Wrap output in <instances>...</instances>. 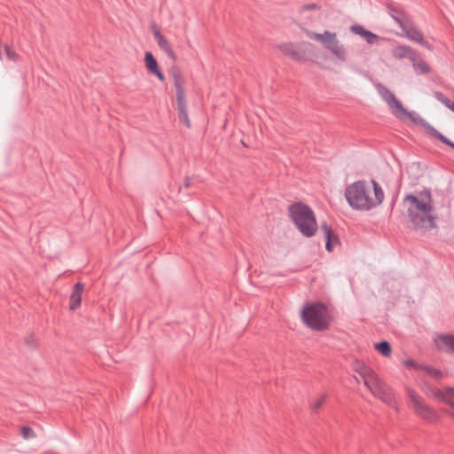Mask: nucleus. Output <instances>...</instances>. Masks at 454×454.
Returning <instances> with one entry per match:
<instances>
[{
    "label": "nucleus",
    "instance_id": "obj_17",
    "mask_svg": "<svg viewBox=\"0 0 454 454\" xmlns=\"http://www.w3.org/2000/svg\"><path fill=\"white\" fill-rule=\"evenodd\" d=\"M416 52L414 49L408 45H398L392 50V56L396 59L407 58L411 60Z\"/></svg>",
    "mask_w": 454,
    "mask_h": 454
},
{
    "label": "nucleus",
    "instance_id": "obj_23",
    "mask_svg": "<svg viewBox=\"0 0 454 454\" xmlns=\"http://www.w3.org/2000/svg\"><path fill=\"white\" fill-rule=\"evenodd\" d=\"M443 403L448 404L451 408V410L449 412V415L454 420V387H446L445 398Z\"/></svg>",
    "mask_w": 454,
    "mask_h": 454
},
{
    "label": "nucleus",
    "instance_id": "obj_13",
    "mask_svg": "<svg viewBox=\"0 0 454 454\" xmlns=\"http://www.w3.org/2000/svg\"><path fill=\"white\" fill-rule=\"evenodd\" d=\"M350 31L360 35L369 44H376L380 41V37L376 34L365 29L362 25L356 24L351 26Z\"/></svg>",
    "mask_w": 454,
    "mask_h": 454
},
{
    "label": "nucleus",
    "instance_id": "obj_19",
    "mask_svg": "<svg viewBox=\"0 0 454 454\" xmlns=\"http://www.w3.org/2000/svg\"><path fill=\"white\" fill-rule=\"evenodd\" d=\"M177 102V109H178V115L180 118V121L187 127H191L190 119L188 116V111H187V103L185 97L178 98H176Z\"/></svg>",
    "mask_w": 454,
    "mask_h": 454
},
{
    "label": "nucleus",
    "instance_id": "obj_32",
    "mask_svg": "<svg viewBox=\"0 0 454 454\" xmlns=\"http://www.w3.org/2000/svg\"><path fill=\"white\" fill-rule=\"evenodd\" d=\"M21 435L24 439H30L35 437V434L29 427H23L21 428Z\"/></svg>",
    "mask_w": 454,
    "mask_h": 454
},
{
    "label": "nucleus",
    "instance_id": "obj_26",
    "mask_svg": "<svg viewBox=\"0 0 454 454\" xmlns=\"http://www.w3.org/2000/svg\"><path fill=\"white\" fill-rule=\"evenodd\" d=\"M434 97L438 101L442 103L446 107H448L454 113V102H452L450 99H449L446 96H444L440 91H435Z\"/></svg>",
    "mask_w": 454,
    "mask_h": 454
},
{
    "label": "nucleus",
    "instance_id": "obj_29",
    "mask_svg": "<svg viewBox=\"0 0 454 454\" xmlns=\"http://www.w3.org/2000/svg\"><path fill=\"white\" fill-rule=\"evenodd\" d=\"M25 344L30 348H35L38 345V340L34 333H30L26 336Z\"/></svg>",
    "mask_w": 454,
    "mask_h": 454
},
{
    "label": "nucleus",
    "instance_id": "obj_10",
    "mask_svg": "<svg viewBox=\"0 0 454 454\" xmlns=\"http://www.w3.org/2000/svg\"><path fill=\"white\" fill-rule=\"evenodd\" d=\"M435 348L442 352L454 354V334L436 333L433 339Z\"/></svg>",
    "mask_w": 454,
    "mask_h": 454
},
{
    "label": "nucleus",
    "instance_id": "obj_21",
    "mask_svg": "<svg viewBox=\"0 0 454 454\" xmlns=\"http://www.w3.org/2000/svg\"><path fill=\"white\" fill-rule=\"evenodd\" d=\"M411 61L412 62L413 68L418 74H428L430 72V67L427 63L421 59L417 52Z\"/></svg>",
    "mask_w": 454,
    "mask_h": 454
},
{
    "label": "nucleus",
    "instance_id": "obj_25",
    "mask_svg": "<svg viewBox=\"0 0 454 454\" xmlns=\"http://www.w3.org/2000/svg\"><path fill=\"white\" fill-rule=\"evenodd\" d=\"M375 348L384 356L388 357L391 355V347L387 341H381L375 344Z\"/></svg>",
    "mask_w": 454,
    "mask_h": 454
},
{
    "label": "nucleus",
    "instance_id": "obj_16",
    "mask_svg": "<svg viewBox=\"0 0 454 454\" xmlns=\"http://www.w3.org/2000/svg\"><path fill=\"white\" fill-rule=\"evenodd\" d=\"M84 289V285L82 283H76L74 286L73 292L70 295V309L75 310L81 305L82 301V294Z\"/></svg>",
    "mask_w": 454,
    "mask_h": 454
},
{
    "label": "nucleus",
    "instance_id": "obj_24",
    "mask_svg": "<svg viewBox=\"0 0 454 454\" xmlns=\"http://www.w3.org/2000/svg\"><path fill=\"white\" fill-rule=\"evenodd\" d=\"M429 132L432 136H434L435 138L439 139L442 143H443L454 149V143L451 142L449 138H447L444 135L440 133L438 130H436L434 128L430 127Z\"/></svg>",
    "mask_w": 454,
    "mask_h": 454
},
{
    "label": "nucleus",
    "instance_id": "obj_1",
    "mask_svg": "<svg viewBox=\"0 0 454 454\" xmlns=\"http://www.w3.org/2000/svg\"><path fill=\"white\" fill-rule=\"evenodd\" d=\"M381 186L374 180H359L348 185L345 198L348 205L356 210L368 211L380 206L384 200Z\"/></svg>",
    "mask_w": 454,
    "mask_h": 454
},
{
    "label": "nucleus",
    "instance_id": "obj_8",
    "mask_svg": "<svg viewBox=\"0 0 454 454\" xmlns=\"http://www.w3.org/2000/svg\"><path fill=\"white\" fill-rule=\"evenodd\" d=\"M378 93L385 100L392 113L397 117L408 116L409 113L403 106L402 103L395 98L394 93L382 83L374 84Z\"/></svg>",
    "mask_w": 454,
    "mask_h": 454
},
{
    "label": "nucleus",
    "instance_id": "obj_31",
    "mask_svg": "<svg viewBox=\"0 0 454 454\" xmlns=\"http://www.w3.org/2000/svg\"><path fill=\"white\" fill-rule=\"evenodd\" d=\"M325 400H326V395L322 394L321 395L317 397L314 400V402L312 403V404H311L312 409L315 411L318 410L321 407V405L325 403Z\"/></svg>",
    "mask_w": 454,
    "mask_h": 454
},
{
    "label": "nucleus",
    "instance_id": "obj_9",
    "mask_svg": "<svg viewBox=\"0 0 454 454\" xmlns=\"http://www.w3.org/2000/svg\"><path fill=\"white\" fill-rule=\"evenodd\" d=\"M405 36L410 41L415 42L429 51H433V45L425 39L424 34L413 24L412 20H409L407 24L401 28Z\"/></svg>",
    "mask_w": 454,
    "mask_h": 454
},
{
    "label": "nucleus",
    "instance_id": "obj_3",
    "mask_svg": "<svg viewBox=\"0 0 454 454\" xmlns=\"http://www.w3.org/2000/svg\"><path fill=\"white\" fill-rule=\"evenodd\" d=\"M356 371L374 397L380 399L395 411H400L401 406L399 399L395 391L387 385L373 370L364 364H358L356 367Z\"/></svg>",
    "mask_w": 454,
    "mask_h": 454
},
{
    "label": "nucleus",
    "instance_id": "obj_30",
    "mask_svg": "<svg viewBox=\"0 0 454 454\" xmlns=\"http://www.w3.org/2000/svg\"><path fill=\"white\" fill-rule=\"evenodd\" d=\"M6 58L11 61H17L19 59V54L12 48L5 46Z\"/></svg>",
    "mask_w": 454,
    "mask_h": 454
},
{
    "label": "nucleus",
    "instance_id": "obj_14",
    "mask_svg": "<svg viewBox=\"0 0 454 454\" xmlns=\"http://www.w3.org/2000/svg\"><path fill=\"white\" fill-rule=\"evenodd\" d=\"M145 65L147 70L151 74L156 75L160 81L163 82L165 80L163 73L159 68L157 60L150 51H147L145 54Z\"/></svg>",
    "mask_w": 454,
    "mask_h": 454
},
{
    "label": "nucleus",
    "instance_id": "obj_15",
    "mask_svg": "<svg viewBox=\"0 0 454 454\" xmlns=\"http://www.w3.org/2000/svg\"><path fill=\"white\" fill-rule=\"evenodd\" d=\"M320 231L326 241V250L329 252L333 251L334 245L338 243V237L334 235L331 227L328 226L325 223L321 224Z\"/></svg>",
    "mask_w": 454,
    "mask_h": 454
},
{
    "label": "nucleus",
    "instance_id": "obj_6",
    "mask_svg": "<svg viewBox=\"0 0 454 454\" xmlns=\"http://www.w3.org/2000/svg\"><path fill=\"white\" fill-rule=\"evenodd\" d=\"M306 35L310 39L321 43L324 47L330 51L338 60L341 62L347 60V50L338 40L336 33L325 30L323 34H319L310 30H306Z\"/></svg>",
    "mask_w": 454,
    "mask_h": 454
},
{
    "label": "nucleus",
    "instance_id": "obj_4",
    "mask_svg": "<svg viewBox=\"0 0 454 454\" xmlns=\"http://www.w3.org/2000/svg\"><path fill=\"white\" fill-rule=\"evenodd\" d=\"M290 217L300 232L307 238L315 235L317 230V223L312 209L301 202L289 207Z\"/></svg>",
    "mask_w": 454,
    "mask_h": 454
},
{
    "label": "nucleus",
    "instance_id": "obj_11",
    "mask_svg": "<svg viewBox=\"0 0 454 454\" xmlns=\"http://www.w3.org/2000/svg\"><path fill=\"white\" fill-rule=\"evenodd\" d=\"M277 48L282 54L288 56L294 60L301 61L304 59V52L301 50L300 44L284 43L278 44Z\"/></svg>",
    "mask_w": 454,
    "mask_h": 454
},
{
    "label": "nucleus",
    "instance_id": "obj_7",
    "mask_svg": "<svg viewBox=\"0 0 454 454\" xmlns=\"http://www.w3.org/2000/svg\"><path fill=\"white\" fill-rule=\"evenodd\" d=\"M405 393L416 416L427 423H435L440 420V415L437 411L430 407L414 389L406 387Z\"/></svg>",
    "mask_w": 454,
    "mask_h": 454
},
{
    "label": "nucleus",
    "instance_id": "obj_20",
    "mask_svg": "<svg viewBox=\"0 0 454 454\" xmlns=\"http://www.w3.org/2000/svg\"><path fill=\"white\" fill-rule=\"evenodd\" d=\"M171 74L174 80L176 98L185 97L182 74L178 70H174Z\"/></svg>",
    "mask_w": 454,
    "mask_h": 454
},
{
    "label": "nucleus",
    "instance_id": "obj_34",
    "mask_svg": "<svg viewBox=\"0 0 454 454\" xmlns=\"http://www.w3.org/2000/svg\"><path fill=\"white\" fill-rule=\"evenodd\" d=\"M319 9V5L317 4H308L301 6L302 11H311Z\"/></svg>",
    "mask_w": 454,
    "mask_h": 454
},
{
    "label": "nucleus",
    "instance_id": "obj_2",
    "mask_svg": "<svg viewBox=\"0 0 454 454\" xmlns=\"http://www.w3.org/2000/svg\"><path fill=\"white\" fill-rule=\"evenodd\" d=\"M404 201L409 203L407 214L415 228L428 230L435 226L434 200L429 190L425 189L418 195L408 194L405 196Z\"/></svg>",
    "mask_w": 454,
    "mask_h": 454
},
{
    "label": "nucleus",
    "instance_id": "obj_33",
    "mask_svg": "<svg viewBox=\"0 0 454 454\" xmlns=\"http://www.w3.org/2000/svg\"><path fill=\"white\" fill-rule=\"evenodd\" d=\"M403 364H404V366H406L408 368H414V369H417V370H420V368H422V364H419L415 363L411 359L405 360L403 362Z\"/></svg>",
    "mask_w": 454,
    "mask_h": 454
},
{
    "label": "nucleus",
    "instance_id": "obj_5",
    "mask_svg": "<svg viewBox=\"0 0 454 454\" xmlns=\"http://www.w3.org/2000/svg\"><path fill=\"white\" fill-rule=\"evenodd\" d=\"M301 319L309 328L316 331H324L329 327L332 317L328 308L325 304L315 302L302 309Z\"/></svg>",
    "mask_w": 454,
    "mask_h": 454
},
{
    "label": "nucleus",
    "instance_id": "obj_28",
    "mask_svg": "<svg viewBox=\"0 0 454 454\" xmlns=\"http://www.w3.org/2000/svg\"><path fill=\"white\" fill-rule=\"evenodd\" d=\"M420 370L424 371L428 376L434 379H439L442 376V372L440 370L429 365H422V368H420Z\"/></svg>",
    "mask_w": 454,
    "mask_h": 454
},
{
    "label": "nucleus",
    "instance_id": "obj_27",
    "mask_svg": "<svg viewBox=\"0 0 454 454\" xmlns=\"http://www.w3.org/2000/svg\"><path fill=\"white\" fill-rule=\"evenodd\" d=\"M445 393H446V387H443V388L434 387V388L430 389L429 395L432 396L433 398L443 403L444 398H445Z\"/></svg>",
    "mask_w": 454,
    "mask_h": 454
},
{
    "label": "nucleus",
    "instance_id": "obj_12",
    "mask_svg": "<svg viewBox=\"0 0 454 454\" xmlns=\"http://www.w3.org/2000/svg\"><path fill=\"white\" fill-rule=\"evenodd\" d=\"M153 35L157 42L159 47L165 52V54L172 60L176 59V55L172 48L168 40L160 33L156 26L153 27Z\"/></svg>",
    "mask_w": 454,
    "mask_h": 454
},
{
    "label": "nucleus",
    "instance_id": "obj_35",
    "mask_svg": "<svg viewBox=\"0 0 454 454\" xmlns=\"http://www.w3.org/2000/svg\"><path fill=\"white\" fill-rule=\"evenodd\" d=\"M190 185V180L187 178L185 180V186L188 187Z\"/></svg>",
    "mask_w": 454,
    "mask_h": 454
},
{
    "label": "nucleus",
    "instance_id": "obj_22",
    "mask_svg": "<svg viewBox=\"0 0 454 454\" xmlns=\"http://www.w3.org/2000/svg\"><path fill=\"white\" fill-rule=\"evenodd\" d=\"M391 17L401 28L411 20V18L406 13L395 10L391 12Z\"/></svg>",
    "mask_w": 454,
    "mask_h": 454
},
{
    "label": "nucleus",
    "instance_id": "obj_18",
    "mask_svg": "<svg viewBox=\"0 0 454 454\" xmlns=\"http://www.w3.org/2000/svg\"><path fill=\"white\" fill-rule=\"evenodd\" d=\"M177 102V109H178V115L180 118V121L187 127H191L190 119L188 116V111H187V103L185 97L178 98H176Z\"/></svg>",
    "mask_w": 454,
    "mask_h": 454
}]
</instances>
